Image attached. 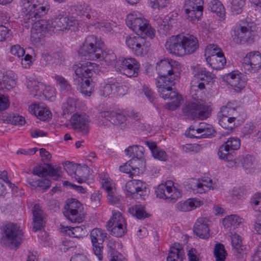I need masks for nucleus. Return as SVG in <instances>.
<instances>
[{
  "mask_svg": "<svg viewBox=\"0 0 261 261\" xmlns=\"http://www.w3.org/2000/svg\"><path fill=\"white\" fill-rule=\"evenodd\" d=\"M69 235L71 237L80 238H82L86 233V230L85 227L83 226H76L72 227V229H69Z\"/></svg>",
  "mask_w": 261,
  "mask_h": 261,
  "instance_id": "8fccbe9b",
  "label": "nucleus"
},
{
  "mask_svg": "<svg viewBox=\"0 0 261 261\" xmlns=\"http://www.w3.org/2000/svg\"><path fill=\"white\" fill-rule=\"evenodd\" d=\"M99 117L103 118L112 124L118 126L123 124L126 120V116L122 113L114 111L101 112L99 113Z\"/></svg>",
  "mask_w": 261,
  "mask_h": 261,
  "instance_id": "a878e982",
  "label": "nucleus"
},
{
  "mask_svg": "<svg viewBox=\"0 0 261 261\" xmlns=\"http://www.w3.org/2000/svg\"><path fill=\"white\" fill-rule=\"evenodd\" d=\"M55 80L62 91H68L70 89V85L64 77L61 75H56Z\"/></svg>",
  "mask_w": 261,
  "mask_h": 261,
  "instance_id": "603ef678",
  "label": "nucleus"
},
{
  "mask_svg": "<svg viewBox=\"0 0 261 261\" xmlns=\"http://www.w3.org/2000/svg\"><path fill=\"white\" fill-rule=\"evenodd\" d=\"M189 184L193 192L196 193H203L209 190L212 186V180L208 179L202 180L201 182L199 179H191Z\"/></svg>",
  "mask_w": 261,
  "mask_h": 261,
  "instance_id": "c85d7f7f",
  "label": "nucleus"
},
{
  "mask_svg": "<svg viewBox=\"0 0 261 261\" xmlns=\"http://www.w3.org/2000/svg\"><path fill=\"white\" fill-rule=\"evenodd\" d=\"M82 204L75 199H68L65 205L64 216L72 222L81 223L84 220Z\"/></svg>",
  "mask_w": 261,
  "mask_h": 261,
  "instance_id": "1a4fd4ad",
  "label": "nucleus"
},
{
  "mask_svg": "<svg viewBox=\"0 0 261 261\" xmlns=\"http://www.w3.org/2000/svg\"><path fill=\"white\" fill-rule=\"evenodd\" d=\"M216 131L214 129L212 125L210 124L207 127H206L205 129L201 133V138H207L211 137L214 136Z\"/></svg>",
  "mask_w": 261,
  "mask_h": 261,
  "instance_id": "69168bd1",
  "label": "nucleus"
},
{
  "mask_svg": "<svg viewBox=\"0 0 261 261\" xmlns=\"http://www.w3.org/2000/svg\"><path fill=\"white\" fill-rule=\"evenodd\" d=\"M246 0H231V10L236 14H241L245 5Z\"/></svg>",
  "mask_w": 261,
  "mask_h": 261,
  "instance_id": "a18cd8bd",
  "label": "nucleus"
},
{
  "mask_svg": "<svg viewBox=\"0 0 261 261\" xmlns=\"http://www.w3.org/2000/svg\"><path fill=\"white\" fill-rule=\"evenodd\" d=\"M23 235L22 230L16 224L9 223L5 226V236L2 240L7 241L12 247H17L21 243Z\"/></svg>",
  "mask_w": 261,
  "mask_h": 261,
  "instance_id": "4468645a",
  "label": "nucleus"
},
{
  "mask_svg": "<svg viewBox=\"0 0 261 261\" xmlns=\"http://www.w3.org/2000/svg\"><path fill=\"white\" fill-rule=\"evenodd\" d=\"M242 67L246 73L258 71L261 67L260 53L258 51H255L247 54L244 58Z\"/></svg>",
  "mask_w": 261,
  "mask_h": 261,
  "instance_id": "a211bd4d",
  "label": "nucleus"
},
{
  "mask_svg": "<svg viewBox=\"0 0 261 261\" xmlns=\"http://www.w3.org/2000/svg\"><path fill=\"white\" fill-rule=\"evenodd\" d=\"M112 214V218L107 222V227L108 226H124L126 225L124 219L120 212L113 211Z\"/></svg>",
  "mask_w": 261,
  "mask_h": 261,
  "instance_id": "4c0bfd02",
  "label": "nucleus"
},
{
  "mask_svg": "<svg viewBox=\"0 0 261 261\" xmlns=\"http://www.w3.org/2000/svg\"><path fill=\"white\" fill-rule=\"evenodd\" d=\"M180 38V34L169 38L165 43L166 49L171 54L179 56H183Z\"/></svg>",
  "mask_w": 261,
  "mask_h": 261,
  "instance_id": "5701e85b",
  "label": "nucleus"
},
{
  "mask_svg": "<svg viewBox=\"0 0 261 261\" xmlns=\"http://www.w3.org/2000/svg\"><path fill=\"white\" fill-rule=\"evenodd\" d=\"M242 219L236 215H231L226 217L223 220V225L226 228L231 229L237 227L241 223Z\"/></svg>",
  "mask_w": 261,
  "mask_h": 261,
  "instance_id": "c9c22d12",
  "label": "nucleus"
},
{
  "mask_svg": "<svg viewBox=\"0 0 261 261\" xmlns=\"http://www.w3.org/2000/svg\"><path fill=\"white\" fill-rule=\"evenodd\" d=\"M203 0H185V7L191 8H199L203 9Z\"/></svg>",
  "mask_w": 261,
  "mask_h": 261,
  "instance_id": "4d7b16f0",
  "label": "nucleus"
},
{
  "mask_svg": "<svg viewBox=\"0 0 261 261\" xmlns=\"http://www.w3.org/2000/svg\"><path fill=\"white\" fill-rule=\"evenodd\" d=\"M126 25L138 35H145L151 39L154 36V29L151 28L149 21L142 17L128 15L126 19Z\"/></svg>",
  "mask_w": 261,
  "mask_h": 261,
  "instance_id": "423d86ee",
  "label": "nucleus"
},
{
  "mask_svg": "<svg viewBox=\"0 0 261 261\" xmlns=\"http://www.w3.org/2000/svg\"><path fill=\"white\" fill-rule=\"evenodd\" d=\"M182 55H191L195 53L199 47L197 38L193 35L180 34Z\"/></svg>",
  "mask_w": 261,
  "mask_h": 261,
  "instance_id": "aec40b11",
  "label": "nucleus"
},
{
  "mask_svg": "<svg viewBox=\"0 0 261 261\" xmlns=\"http://www.w3.org/2000/svg\"><path fill=\"white\" fill-rule=\"evenodd\" d=\"M208 9L221 18H223L225 16L224 8L221 3L218 0L212 1L208 4Z\"/></svg>",
  "mask_w": 261,
  "mask_h": 261,
  "instance_id": "e433bc0d",
  "label": "nucleus"
},
{
  "mask_svg": "<svg viewBox=\"0 0 261 261\" xmlns=\"http://www.w3.org/2000/svg\"><path fill=\"white\" fill-rule=\"evenodd\" d=\"M185 17L190 21L194 22L199 20L202 15L203 9L199 8H191L185 7Z\"/></svg>",
  "mask_w": 261,
  "mask_h": 261,
  "instance_id": "72a5a7b5",
  "label": "nucleus"
},
{
  "mask_svg": "<svg viewBox=\"0 0 261 261\" xmlns=\"http://www.w3.org/2000/svg\"><path fill=\"white\" fill-rule=\"evenodd\" d=\"M70 122L74 130H77L84 135L88 134L89 133V117L85 114H74L71 116Z\"/></svg>",
  "mask_w": 261,
  "mask_h": 261,
  "instance_id": "6ab92c4d",
  "label": "nucleus"
},
{
  "mask_svg": "<svg viewBox=\"0 0 261 261\" xmlns=\"http://www.w3.org/2000/svg\"><path fill=\"white\" fill-rule=\"evenodd\" d=\"M101 195L99 191H95L91 195V204L93 206H98L100 204Z\"/></svg>",
  "mask_w": 261,
  "mask_h": 261,
  "instance_id": "bf43d9fd",
  "label": "nucleus"
},
{
  "mask_svg": "<svg viewBox=\"0 0 261 261\" xmlns=\"http://www.w3.org/2000/svg\"><path fill=\"white\" fill-rule=\"evenodd\" d=\"M229 85L232 87L241 89L244 86L245 82L241 79L240 75L238 74L233 81H230Z\"/></svg>",
  "mask_w": 261,
  "mask_h": 261,
  "instance_id": "680f3d73",
  "label": "nucleus"
},
{
  "mask_svg": "<svg viewBox=\"0 0 261 261\" xmlns=\"http://www.w3.org/2000/svg\"><path fill=\"white\" fill-rule=\"evenodd\" d=\"M194 79L192 82L191 92H193L198 88L200 90L205 89V85L213 83L216 76L204 68L195 67L194 69Z\"/></svg>",
  "mask_w": 261,
  "mask_h": 261,
  "instance_id": "9b49d317",
  "label": "nucleus"
},
{
  "mask_svg": "<svg viewBox=\"0 0 261 261\" xmlns=\"http://www.w3.org/2000/svg\"><path fill=\"white\" fill-rule=\"evenodd\" d=\"M90 174L89 168L85 164L81 165L76 164L74 171V178L79 183L86 182Z\"/></svg>",
  "mask_w": 261,
  "mask_h": 261,
  "instance_id": "c756f323",
  "label": "nucleus"
},
{
  "mask_svg": "<svg viewBox=\"0 0 261 261\" xmlns=\"http://www.w3.org/2000/svg\"><path fill=\"white\" fill-rule=\"evenodd\" d=\"M33 215L34 226L33 229L34 231L41 230L44 226L45 223V215L41 207L38 204H36L32 211Z\"/></svg>",
  "mask_w": 261,
  "mask_h": 261,
  "instance_id": "b1692460",
  "label": "nucleus"
},
{
  "mask_svg": "<svg viewBox=\"0 0 261 261\" xmlns=\"http://www.w3.org/2000/svg\"><path fill=\"white\" fill-rule=\"evenodd\" d=\"M232 35L233 41L238 44H249L254 42V32L248 24L247 26H236Z\"/></svg>",
  "mask_w": 261,
  "mask_h": 261,
  "instance_id": "2eb2a0df",
  "label": "nucleus"
},
{
  "mask_svg": "<svg viewBox=\"0 0 261 261\" xmlns=\"http://www.w3.org/2000/svg\"><path fill=\"white\" fill-rule=\"evenodd\" d=\"M113 94L117 95H124L128 90V87L119 83H112Z\"/></svg>",
  "mask_w": 261,
  "mask_h": 261,
  "instance_id": "de8ad7c7",
  "label": "nucleus"
},
{
  "mask_svg": "<svg viewBox=\"0 0 261 261\" xmlns=\"http://www.w3.org/2000/svg\"><path fill=\"white\" fill-rule=\"evenodd\" d=\"M207 219L199 218L196 222L193 228L194 233L200 238L206 239L210 237L209 228Z\"/></svg>",
  "mask_w": 261,
  "mask_h": 261,
  "instance_id": "393cba45",
  "label": "nucleus"
},
{
  "mask_svg": "<svg viewBox=\"0 0 261 261\" xmlns=\"http://www.w3.org/2000/svg\"><path fill=\"white\" fill-rule=\"evenodd\" d=\"M124 151L133 160H141L144 155V148L140 145H133L125 149Z\"/></svg>",
  "mask_w": 261,
  "mask_h": 261,
  "instance_id": "7c9ffc66",
  "label": "nucleus"
},
{
  "mask_svg": "<svg viewBox=\"0 0 261 261\" xmlns=\"http://www.w3.org/2000/svg\"><path fill=\"white\" fill-rule=\"evenodd\" d=\"M214 253L216 261H225L227 253L223 244H216L214 247Z\"/></svg>",
  "mask_w": 261,
  "mask_h": 261,
  "instance_id": "37998d69",
  "label": "nucleus"
},
{
  "mask_svg": "<svg viewBox=\"0 0 261 261\" xmlns=\"http://www.w3.org/2000/svg\"><path fill=\"white\" fill-rule=\"evenodd\" d=\"M184 251L181 246L172 247L167 257V261H183L184 258Z\"/></svg>",
  "mask_w": 261,
  "mask_h": 261,
  "instance_id": "473e14b6",
  "label": "nucleus"
},
{
  "mask_svg": "<svg viewBox=\"0 0 261 261\" xmlns=\"http://www.w3.org/2000/svg\"><path fill=\"white\" fill-rule=\"evenodd\" d=\"M143 92L148 99L151 102H153L155 99V95L154 93L147 87L144 86L143 88Z\"/></svg>",
  "mask_w": 261,
  "mask_h": 261,
  "instance_id": "0e129e2a",
  "label": "nucleus"
},
{
  "mask_svg": "<svg viewBox=\"0 0 261 261\" xmlns=\"http://www.w3.org/2000/svg\"><path fill=\"white\" fill-rule=\"evenodd\" d=\"M252 208L256 212H261V193H258L251 199Z\"/></svg>",
  "mask_w": 261,
  "mask_h": 261,
  "instance_id": "864d4df0",
  "label": "nucleus"
},
{
  "mask_svg": "<svg viewBox=\"0 0 261 261\" xmlns=\"http://www.w3.org/2000/svg\"><path fill=\"white\" fill-rule=\"evenodd\" d=\"M232 105L231 102H228L226 106L222 107L220 112L218 113V116L237 117L238 113Z\"/></svg>",
  "mask_w": 261,
  "mask_h": 261,
  "instance_id": "58836bf2",
  "label": "nucleus"
},
{
  "mask_svg": "<svg viewBox=\"0 0 261 261\" xmlns=\"http://www.w3.org/2000/svg\"><path fill=\"white\" fill-rule=\"evenodd\" d=\"M56 59L54 58L47 53H44L42 54L41 61L45 65L52 64L56 62Z\"/></svg>",
  "mask_w": 261,
  "mask_h": 261,
  "instance_id": "13d9d810",
  "label": "nucleus"
},
{
  "mask_svg": "<svg viewBox=\"0 0 261 261\" xmlns=\"http://www.w3.org/2000/svg\"><path fill=\"white\" fill-rule=\"evenodd\" d=\"M10 52L12 55L18 59L22 58L25 54L24 49L19 45H13L11 47Z\"/></svg>",
  "mask_w": 261,
  "mask_h": 261,
  "instance_id": "6e6d98bb",
  "label": "nucleus"
},
{
  "mask_svg": "<svg viewBox=\"0 0 261 261\" xmlns=\"http://www.w3.org/2000/svg\"><path fill=\"white\" fill-rule=\"evenodd\" d=\"M27 87L32 94L39 98V96L42 95L45 85L35 80H30L27 82Z\"/></svg>",
  "mask_w": 261,
  "mask_h": 261,
  "instance_id": "2f4dec72",
  "label": "nucleus"
},
{
  "mask_svg": "<svg viewBox=\"0 0 261 261\" xmlns=\"http://www.w3.org/2000/svg\"><path fill=\"white\" fill-rule=\"evenodd\" d=\"M140 64L133 58H120L117 61V69L128 77L138 75Z\"/></svg>",
  "mask_w": 261,
  "mask_h": 261,
  "instance_id": "ddd939ff",
  "label": "nucleus"
},
{
  "mask_svg": "<svg viewBox=\"0 0 261 261\" xmlns=\"http://www.w3.org/2000/svg\"><path fill=\"white\" fill-rule=\"evenodd\" d=\"M156 70L159 76L156 79V86L160 96L170 99L172 102L165 104L164 107L170 110L177 109L182 100L181 95L173 91L172 86L175 84V75L171 63L167 60H162L156 64Z\"/></svg>",
  "mask_w": 261,
  "mask_h": 261,
  "instance_id": "f03ea898",
  "label": "nucleus"
},
{
  "mask_svg": "<svg viewBox=\"0 0 261 261\" xmlns=\"http://www.w3.org/2000/svg\"><path fill=\"white\" fill-rule=\"evenodd\" d=\"M254 158L250 155H246L243 160L242 166L246 170H249V172H251V170L254 168L253 163Z\"/></svg>",
  "mask_w": 261,
  "mask_h": 261,
  "instance_id": "3c124183",
  "label": "nucleus"
},
{
  "mask_svg": "<svg viewBox=\"0 0 261 261\" xmlns=\"http://www.w3.org/2000/svg\"><path fill=\"white\" fill-rule=\"evenodd\" d=\"M107 228L108 230L110 231L111 234L116 237H121L126 232V225L124 226H108Z\"/></svg>",
  "mask_w": 261,
  "mask_h": 261,
  "instance_id": "49530a36",
  "label": "nucleus"
},
{
  "mask_svg": "<svg viewBox=\"0 0 261 261\" xmlns=\"http://www.w3.org/2000/svg\"><path fill=\"white\" fill-rule=\"evenodd\" d=\"M193 100L187 101L182 108L183 115L191 119H203L209 117L211 108L203 100L199 99L196 94L193 95Z\"/></svg>",
  "mask_w": 261,
  "mask_h": 261,
  "instance_id": "20e7f679",
  "label": "nucleus"
},
{
  "mask_svg": "<svg viewBox=\"0 0 261 261\" xmlns=\"http://www.w3.org/2000/svg\"><path fill=\"white\" fill-rule=\"evenodd\" d=\"M219 118V123L224 128L232 130L234 127V121L237 117L218 116Z\"/></svg>",
  "mask_w": 261,
  "mask_h": 261,
  "instance_id": "79ce46f5",
  "label": "nucleus"
},
{
  "mask_svg": "<svg viewBox=\"0 0 261 261\" xmlns=\"http://www.w3.org/2000/svg\"><path fill=\"white\" fill-rule=\"evenodd\" d=\"M42 92V95L39 96L40 98H45L50 101H53L55 99V89L50 86H46Z\"/></svg>",
  "mask_w": 261,
  "mask_h": 261,
  "instance_id": "09e8293b",
  "label": "nucleus"
},
{
  "mask_svg": "<svg viewBox=\"0 0 261 261\" xmlns=\"http://www.w3.org/2000/svg\"><path fill=\"white\" fill-rule=\"evenodd\" d=\"M156 196L171 203L175 202L181 196V191L176 188L172 181L159 185L155 190Z\"/></svg>",
  "mask_w": 261,
  "mask_h": 261,
  "instance_id": "9d476101",
  "label": "nucleus"
},
{
  "mask_svg": "<svg viewBox=\"0 0 261 261\" xmlns=\"http://www.w3.org/2000/svg\"><path fill=\"white\" fill-rule=\"evenodd\" d=\"M206 62L215 69L220 70L226 64V59L221 49L217 45L211 44L205 49Z\"/></svg>",
  "mask_w": 261,
  "mask_h": 261,
  "instance_id": "0eeeda50",
  "label": "nucleus"
},
{
  "mask_svg": "<svg viewBox=\"0 0 261 261\" xmlns=\"http://www.w3.org/2000/svg\"><path fill=\"white\" fill-rule=\"evenodd\" d=\"M61 167L54 168L49 164H46L45 166L37 165L33 169V173L37 175L39 177H44L49 175L54 179H57L61 175Z\"/></svg>",
  "mask_w": 261,
  "mask_h": 261,
  "instance_id": "412c9836",
  "label": "nucleus"
},
{
  "mask_svg": "<svg viewBox=\"0 0 261 261\" xmlns=\"http://www.w3.org/2000/svg\"><path fill=\"white\" fill-rule=\"evenodd\" d=\"M9 36V30L4 25L0 24V42H3L6 40Z\"/></svg>",
  "mask_w": 261,
  "mask_h": 261,
  "instance_id": "e2e57ef3",
  "label": "nucleus"
},
{
  "mask_svg": "<svg viewBox=\"0 0 261 261\" xmlns=\"http://www.w3.org/2000/svg\"><path fill=\"white\" fill-rule=\"evenodd\" d=\"M102 43L94 35L88 36L82 45L79 48L78 53L85 57V59L96 60L102 54Z\"/></svg>",
  "mask_w": 261,
  "mask_h": 261,
  "instance_id": "39448f33",
  "label": "nucleus"
},
{
  "mask_svg": "<svg viewBox=\"0 0 261 261\" xmlns=\"http://www.w3.org/2000/svg\"><path fill=\"white\" fill-rule=\"evenodd\" d=\"M74 11L77 16L84 22L91 25H94L98 23V27L107 28L109 24L108 23H100L98 21V14L96 11L91 9L86 5H77L74 7Z\"/></svg>",
  "mask_w": 261,
  "mask_h": 261,
  "instance_id": "6e6552de",
  "label": "nucleus"
},
{
  "mask_svg": "<svg viewBox=\"0 0 261 261\" xmlns=\"http://www.w3.org/2000/svg\"><path fill=\"white\" fill-rule=\"evenodd\" d=\"M126 116L136 121H138L142 118V115L139 112H136L133 110L127 112Z\"/></svg>",
  "mask_w": 261,
  "mask_h": 261,
  "instance_id": "338daca9",
  "label": "nucleus"
},
{
  "mask_svg": "<svg viewBox=\"0 0 261 261\" xmlns=\"http://www.w3.org/2000/svg\"><path fill=\"white\" fill-rule=\"evenodd\" d=\"M202 204V201L195 198L188 199L185 201L178 202L175 205V210L176 212H189L200 206Z\"/></svg>",
  "mask_w": 261,
  "mask_h": 261,
  "instance_id": "cd10ccee",
  "label": "nucleus"
},
{
  "mask_svg": "<svg viewBox=\"0 0 261 261\" xmlns=\"http://www.w3.org/2000/svg\"><path fill=\"white\" fill-rule=\"evenodd\" d=\"M96 65L87 62L81 66H74V82L77 88L85 96H90L94 87L92 77L95 72L94 68Z\"/></svg>",
  "mask_w": 261,
  "mask_h": 261,
  "instance_id": "7ed1b4c3",
  "label": "nucleus"
},
{
  "mask_svg": "<svg viewBox=\"0 0 261 261\" xmlns=\"http://www.w3.org/2000/svg\"><path fill=\"white\" fill-rule=\"evenodd\" d=\"M125 190L127 195L133 198L145 199L147 196L146 184L140 180H132L126 182Z\"/></svg>",
  "mask_w": 261,
  "mask_h": 261,
  "instance_id": "dca6fc26",
  "label": "nucleus"
},
{
  "mask_svg": "<svg viewBox=\"0 0 261 261\" xmlns=\"http://www.w3.org/2000/svg\"><path fill=\"white\" fill-rule=\"evenodd\" d=\"M29 111L38 119L42 121H48L51 118L50 111L46 107L39 104H35L29 107Z\"/></svg>",
  "mask_w": 261,
  "mask_h": 261,
  "instance_id": "bb28decb",
  "label": "nucleus"
},
{
  "mask_svg": "<svg viewBox=\"0 0 261 261\" xmlns=\"http://www.w3.org/2000/svg\"><path fill=\"white\" fill-rule=\"evenodd\" d=\"M106 237L107 233L101 229L97 228L92 229L90 233L93 251L99 260L102 259V244Z\"/></svg>",
  "mask_w": 261,
  "mask_h": 261,
  "instance_id": "f3484780",
  "label": "nucleus"
},
{
  "mask_svg": "<svg viewBox=\"0 0 261 261\" xmlns=\"http://www.w3.org/2000/svg\"><path fill=\"white\" fill-rule=\"evenodd\" d=\"M115 247L116 242L114 241H110L108 248L110 261H124L123 255L115 250Z\"/></svg>",
  "mask_w": 261,
  "mask_h": 261,
  "instance_id": "ea45409f",
  "label": "nucleus"
},
{
  "mask_svg": "<svg viewBox=\"0 0 261 261\" xmlns=\"http://www.w3.org/2000/svg\"><path fill=\"white\" fill-rule=\"evenodd\" d=\"M24 15L23 16L25 23H30L33 29L39 32L47 33L52 35L57 31L69 30L75 24L74 20L62 14L56 16L51 20L40 19L48 12L49 8L42 4L30 5L25 8Z\"/></svg>",
  "mask_w": 261,
  "mask_h": 261,
  "instance_id": "f257e3e1",
  "label": "nucleus"
},
{
  "mask_svg": "<svg viewBox=\"0 0 261 261\" xmlns=\"http://www.w3.org/2000/svg\"><path fill=\"white\" fill-rule=\"evenodd\" d=\"M128 212L133 216L135 217L138 219H143L149 217L145 209V206L142 205H135L130 207Z\"/></svg>",
  "mask_w": 261,
  "mask_h": 261,
  "instance_id": "f704fd0d",
  "label": "nucleus"
},
{
  "mask_svg": "<svg viewBox=\"0 0 261 261\" xmlns=\"http://www.w3.org/2000/svg\"><path fill=\"white\" fill-rule=\"evenodd\" d=\"M16 85V78L15 75H6L3 76L2 81L0 82V88L11 90Z\"/></svg>",
  "mask_w": 261,
  "mask_h": 261,
  "instance_id": "a19ab883",
  "label": "nucleus"
},
{
  "mask_svg": "<svg viewBox=\"0 0 261 261\" xmlns=\"http://www.w3.org/2000/svg\"><path fill=\"white\" fill-rule=\"evenodd\" d=\"M240 140L237 137L230 138L226 142L222 144L219 148L218 154L219 156H222L223 154L227 155L231 157V151L238 150L240 147Z\"/></svg>",
  "mask_w": 261,
  "mask_h": 261,
  "instance_id": "4be33fe9",
  "label": "nucleus"
},
{
  "mask_svg": "<svg viewBox=\"0 0 261 261\" xmlns=\"http://www.w3.org/2000/svg\"><path fill=\"white\" fill-rule=\"evenodd\" d=\"M126 43L136 56L140 57L146 55L150 46V42L146 38L140 35L134 37L127 36L126 38Z\"/></svg>",
  "mask_w": 261,
  "mask_h": 261,
  "instance_id": "f8f14e48",
  "label": "nucleus"
},
{
  "mask_svg": "<svg viewBox=\"0 0 261 261\" xmlns=\"http://www.w3.org/2000/svg\"><path fill=\"white\" fill-rule=\"evenodd\" d=\"M152 155L155 159H157L161 161H165L166 159V152L159 148L153 151Z\"/></svg>",
  "mask_w": 261,
  "mask_h": 261,
  "instance_id": "774afa93",
  "label": "nucleus"
},
{
  "mask_svg": "<svg viewBox=\"0 0 261 261\" xmlns=\"http://www.w3.org/2000/svg\"><path fill=\"white\" fill-rule=\"evenodd\" d=\"M232 246L236 251L240 253V250H242V240L241 237L238 234L234 233L231 237Z\"/></svg>",
  "mask_w": 261,
  "mask_h": 261,
  "instance_id": "5fc2aeb1",
  "label": "nucleus"
},
{
  "mask_svg": "<svg viewBox=\"0 0 261 261\" xmlns=\"http://www.w3.org/2000/svg\"><path fill=\"white\" fill-rule=\"evenodd\" d=\"M100 95L107 97L111 94H113V90L112 84H107L104 85L100 89Z\"/></svg>",
  "mask_w": 261,
  "mask_h": 261,
  "instance_id": "052dcab7",
  "label": "nucleus"
},
{
  "mask_svg": "<svg viewBox=\"0 0 261 261\" xmlns=\"http://www.w3.org/2000/svg\"><path fill=\"white\" fill-rule=\"evenodd\" d=\"M98 60H104L106 62L110 65H114L117 68V60L116 56L113 52H103L102 50V54Z\"/></svg>",
  "mask_w": 261,
  "mask_h": 261,
  "instance_id": "c03bdc74",
  "label": "nucleus"
}]
</instances>
